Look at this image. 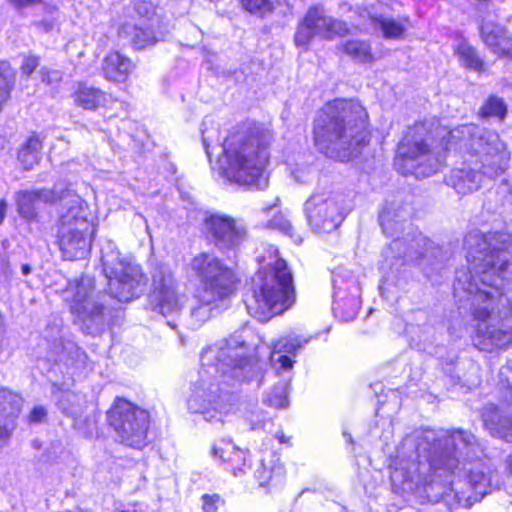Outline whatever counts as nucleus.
<instances>
[{"instance_id":"14","label":"nucleus","mask_w":512,"mask_h":512,"mask_svg":"<svg viewBox=\"0 0 512 512\" xmlns=\"http://www.w3.org/2000/svg\"><path fill=\"white\" fill-rule=\"evenodd\" d=\"M348 32L349 28L346 23L329 16L322 6L314 5L308 9L302 22L299 23L294 41L297 47L306 50L316 36L332 40L336 37H343Z\"/></svg>"},{"instance_id":"21","label":"nucleus","mask_w":512,"mask_h":512,"mask_svg":"<svg viewBox=\"0 0 512 512\" xmlns=\"http://www.w3.org/2000/svg\"><path fill=\"white\" fill-rule=\"evenodd\" d=\"M343 279L336 274L333 279V285L335 288L334 297H335V307L334 310L336 313L340 315V317L344 321L353 320L359 310L360 301H359V288L356 285V282L352 280L349 284V296L347 298L344 297L345 289L342 286Z\"/></svg>"},{"instance_id":"11","label":"nucleus","mask_w":512,"mask_h":512,"mask_svg":"<svg viewBox=\"0 0 512 512\" xmlns=\"http://www.w3.org/2000/svg\"><path fill=\"white\" fill-rule=\"evenodd\" d=\"M94 279L83 276L70 281L63 290V299L69 303L70 310L82 322L90 333L100 331L104 326V294L95 293Z\"/></svg>"},{"instance_id":"52","label":"nucleus","mask_w":512,"mask_h":512,"mask_svg":"<svg viewBox=\"0 0 512 512\" xmlns=\"http://www.w3.org/2000/svg\"><path fill=\"white\" fill-rule=\"evenodd\" d=\"M505 469L509 476H512V453L505 459Z\"/></svg>"},{"instance_id":"15","label":"nucleus","mask_w":512,"mask_h":512,"mask_svg":"<svg viewBox=\"0 0 512 512\" xmlns=\"http://www.w3.org/2000/svg\"><path fill=\"white\" fill-rule=\"evenodd\" d=\"M149 304L163 316L177 314L183 306L179 283L167 265H159L154 270Z\"/></svg>"},{"instance_id":"18","label":"nucleus","mask_w":512,"mask_h":512,"mask_svg":"<svg viewBox=\"0 0 512 512\" xmlns=\"http://www.w3.org/2000/svg\"><path fill=\"white\" fill-rule=\"evenodd\" d=\"M56 201L61 202L59 228H92L87 219V211L84 208L83 200L70 190L57 191Z\"/></svg>"},{"instance_id":"36","label":"nucleus","mask_w":512,"mask_h":512,"mask_svg":"<svg viewBox=\"0 0 512 512\" xmlns=\"http://www.w3.org/2000/svg\"><path fill=\"white\" fill-rule=\"evenodd\" d=\"M372 21L386 39H399L406 30V25L402 21L393 18L374 17Z\"/></svg>"},{"instance_id":"24","label":"nucleus","mask_w":512,"mask_h":512,"mask_svg":"<svg viewBox=\"0 0 512 512\" xmlns=\"http://www.w3.org/2000/svg\"><path fill=\"white\" fill-rule=\"evenodd\" d=\"M57 190L37 189L32 191H20L16 193L18 213L28 220L37 216L40 203L52 204L56 202Z\"/></svg>"},{"instance_id":"37","label":"nucleus","mask_w":512,"mask_h":512,"mask_svg":"<svg viewBox=\"0 0 512 512\" xmlns=\"http://www.w3.org/2000/svg\"><path fill=\"white\" fill-rule=\"evenodd\" d=\"M289 380L279 381L273 388L272 392L269 393L265 399V403L276 409H285L289 405L288 391H289Z\"/></svg>"},{"instance_id":"1","label":"nucleus","mask_w":512,"mask_h":512,"mask_svg":"<svg viewBox=\"0 0 512 512\" xmlns=\"http://www.w3.org/2000/svg\"><path fill=\"white\" fill-rule=\"evenodd\" d=\"M468 270H458L456 295L468 294L476 320L474 345L481 351L506 349L512 343V302L500 289L512 265V235L472 231L465 238Z\"/></svg>"},{"instance_id":"53","label":"nucleus","mask_w":512,"mask_h":512,"mask_svg":"<svg viewBox=\"0 0 512 512\" xmlns=\"http://www.w3.org/2000/svg\"><path fill=\"white\" fill-rule=\"evenodd\" d=\"M21 271H22L23 275H29L32 271V268L29 264H23L21 266Z\"/></svg>"},{"instance_id":"12","label":"nucleus","mask_w":512,"mask_h":512,"mask_svg":"<svg viewBox=\"0 0 512 512\" xmlns=\"http://www.w3.org/2000/svg\"><path fill=\"white\" fill-rule=\"evenodd\" d=\"M107 419L121 443L137 449L147 444L150 417L146 410L117 398L107 412Z\"/></svg>"},{"instance_id":"9","label":"nucleus","mask_w":512,"mask_h":512,"mask_svg":"<svg viewBox=\"0 0 512 512\" xmlns=\"http://www.w3.org/2000/svg\"><path fill=\"white\" fill-rule=\"evenodd\" d=\"M411 215V209L402 201L392 200L386 203L379 215L383 232L394 238L383 251L380 270L386 283L393 282L394 275L400 271L404 261L417 262L425 255L424 249L429 241L420 232L409 233L400 238L399 233L405 229V223Z\"/></svg>"},{"instance_id":"30","label":"nucleus","mask_w":512,"mask_h":512,"mask_svg":"<svg viewBox=\"0 0 512 512\" xmlns=\"http://www.w3.org/2000/svg\"><path fill=\"white\" fill-rule=\"evenodd\" d=\"M23 400L20 395L8 389H0V419L15 423L22 409Z\"/></svg>"},{"instance_id":"19","label":"nucleus","mask_w":512,"mask_h":512,"mask_svg":"<svg viewBox=\"0 0 512 512\" xmlns=\"http://www.w3.org/2000/svg\"><path fill=\"white\" fill-rule=\"evenodd\" d=\"M93 229L59 228V247L63 257L67 260L84 258L90 250L89 235Z\"/></svg>"},{"instance_id":"38","label":"nucleus","mask_w":512,"mask_h":512,"mask_svg":"<svg viewBox=\"0 0 512 512\" xmlns=\"http://www.w3.org/2000/svg\"><path fill=\"white\" fill-rule=\"evenodd\" d=\"M58 406L64 414L75 418L82 412V399L72 391H63L58 398Z\"/></svg>"},{"instance_id":"16","label":"nucleus","mask_w":512,"mask_h":512,"mask_svg":"<svg viewBox=\"0 0 512 512\" xmlns=\"http://www.w3.org/2000/svg\"><path fill=\"white\" fill-rule=\"evenodd\" d=\"M207 239L219 250H234L247 238V229L235 218L222 213H209L203 221Z\"/></svg>"},{"instance_id":"51","label":"nucleus","mask_w":512,"mask_h":512,"mask_svg":"<svg viewBox=\"0 0 512 512\" xmlns=\"http://www.w3.org/2000/svg\"><path fill=\"white\" fill-rule=\"evenodd\" d=\"M7 212V203L4 200H0V224L3 222Z\"/></svg>"},{"instance_id":"42","label":"nucleus","mask_w":512,"mask_h":512,"mask_svg":"<svg viewBox=\"0 0 512 512\" xmlns=\"http://www.w3.org/2000/svg\"><path fill=\"white\" fill-rule=\"evenodd\" d=\"M499 385L507 389L512 395V361H508L499 371Z\"/></svg>"},{"instance_id":"39","label":"nucleus","mask_w":512,"mask_h":512,"mask_svg":"<svg viewBox=\"0 0 512 512\" xmlns=\"http://www.w3.org/2000/svg\"><path fill=\"white\" fill-rule=\"evenodd\" d=\"M457 55L461 64L469 69L480 71L483 68V63L478 57L474 48L466 43H461L457 48Z\"/></svg>"},{"instance_id":"25","label":"nucleus","mask_w":512,"mask_h":512,"mask_svg":"<svg viewBox=\"0 0 512 512\" xmlns=\"http://www.w3.org/2000/svg\"><path fill=\"white\" fill-rule=\"evenodd\" d=\"M483 172H479L472 168L454 169L448 179L447 183L452 186L458 194L466 195L477 191L481 184Z\"/></svg>"},{"instance_id":"34","label":"nucleus","mask_w":512,"mask_h":512,"mask_svg":"<svg viewBox=\"0 0 512 512\" xmlns=\"http://www.w3.org/2000/svg\"><path fill=\"white\" fill-rule=\"evenodd\" d=\"M341 49L355 62L371 63L374 61L371 46L366 41L356 39L347 40L341 44Z\"/></svg>"},{"instance_id":"33","label":"nucleus","mask_w":512,"mask_h":512,"mask_svg":"<svg viewBox=\"0 0 512 512\" xmlns=\"http://www.w3.org/2000/svg\"><path fill=\"white\" fill-rule=\"evenodd\" d=\"M42 141L37 135H32L22 145L18 152V160L27 170L39 163L41 158Z\"/></svg>"},{"instance_id":"45","label":"nucleus","mask_w":512,"mask_h":512,"mask_svg":"<svg viewBox=\"0 0 512 512\" xmlns=\"http://www.w3.org/2000/svg\"><path fill=\"white\" fill-rule=\"evenodd\" d=\"M202 509L204 512H216L220 503L218 495H203L202 496Z\"/></svg>"},{"instance_id":"13","label":"nucleus","mask_w":512,"mask_h":512,"mask_svg":"<svg viewBox=\"0 0 512 512\" xmlns=\"http://www.w3.org/2000/svg\"><path fill=\"white\" fill-rule=\"evenodd\" d=\"M304 209L313 231L331 233L345 218L346 197L339 192H317L305 202Z\"/></svg>"},{"instance_id":"7","label":"nucleus","mask_w":512,"mask_h":512,"mask_svg":"<svg viewBox=\"0 0 512 512\" xmlns=\"http://www.w3.org/2000/svg\"><path fill=\"white\" fill-rule=\"evenodd\" d=\"M268 261L251 279V295L245 303L248 313L265 322L292 307L296 301L293 274L277 248L270 247Z\"/></svg>"},{"instance_id":"49","label":"nucleus","mask_w":512,"mask_h":512,"mask_svg":"<svg viewBox=\"0 0 512 512\" xmlns=\"http://www.w3.org/2000/svg\"><path fill=\"white\" fill-rule=\"evenodd\" d=\"M17 10L22 8L41 3L42 0H7Z\"/></svg>"},{"instance_id":"54","label":"nucleus","mask_w":512,"mask_h":512,"mask_svg":"<svg viewBox=\"0 0 512 512\" xmlns=\"http://www.w3.org/2000/svg\"><path fill=\"white\" fill-rule=\"evenodd\" d=\"M276 437L281 443H286L288 441L283 432H277Z\"/></svg>"},{"instance_id":"2","label":"nucleus","mask_w":512,"mask_h":512,"mask_svg":"<svg viewBox=\"0 0 512 512\" xmlns=\"http://www.w3.org/2000/svg\"><path fill=\"white\" fill-rule=\"evenodd\" d=\"M479 157L483 174L489 179L501 175L510 154L499 135L474 124L447 130L434 122H417L400 142L395 165L403 174L428 177L436 173L445 158L448 145H461Z\"/></svg>"},{"instance_id":"6","label":"nucleus","mask_w":512,"mask_h":512,"mask_svg":"<svg viewBox=\"0 0 512 512\" xmlns=\"http://www.w3.org/2000/svg\"><path fill=\"white\" fill-rule=\"evenodd\" d=\"M271 139V132L256 124L228 136L223 145L227 178L257 190L265 189L268 186L265 167Z\"/></svg>"},{"instance_id":"17","label":"nucleus","mask_w":512,"mask_h":512,"mask_svg":"<svg viewBox=\"0 0 512 512\" xmlns=\"http://www.w3.org/2000/svg\"><path fill=\"white\" fill-rule=\"evenodd\" d=\"M480 448L482 450V454L479 457L466 458L465 455H461L459 449L456 450L455 447H451L452 456H456L459 459V465H463L462 470L466 472L468 484L474 491L475 501L488 494L491 491L493 484L497 482L495 480L497 475L485 462L481 460L484 450L481 445Z\"/></svg>"},{"instance_id":"26","label":"nucleus","mask_w":512,"mask_h":512,"mask_svg":"<svg viewBox=\"0 0 512 512\" xmlns=\"http://www.w3.org/2000/svg\"><path fill=\"white\" fill-rule=\"evenodd\" d=\"M133 69L132 61L117 51L109 53L102 64L105 78L113 82H124Z\"/></svg>"},{"instance_id":"44","label":"nucleus","mask_w":512,"mask_h":512,"mask_svg":"<svg viewBox=\"0 0 512 512\" xmlns=\"http://www.w3.org/2000/svg\"><path fill=\"white\" fill-rule=\"evenodd\" d=\"M313 174L312 169L307 166L296 168L292 171L293 178L300 184L309 182L313 178Z\"/></svg>"},{"instance_id":"5","label":"nucleus","mask_w":512,"mask_h":512,"mask_svg":"<svg viewBox=\"0 0 512 512\" xmlns=\"http://www.w3.org/2000/svg\"><path fill=\"white\" fill-rule=\"evenodd\" d=\"M368 112L355 100L335 99L314 120V142L326 156L341 162L369 140Z\"/></svg>"},{"instance_id":"27","label":"nucleus","mask_w":512,"mask_h":512,"mask_svg":"<svg viewBox=\"0 0 512 512\" xmlns=\"http://www.w3.org/2000/svg\"><path fill=\"white\" fill-rule=\"evenodd\" d=\"M119 36L138 50L145 49L162 40L149 27L138 26L133 23H125L119 30Z\"/></svg>"},{"instance_id":"48","label":"nucleus","mask_w":512,"mask_h":512,"mask_svg":"<svg viewBox=\"0 0 512 512\" xmlns=\"http://www.w3.org/2000/svg\"><path fill=\"white\" fill-rule=\"evenodd\" d=\"M47 411L43 406H36L29 414V421L40 423L46 419Z\"/></svg>"},{"instance_id":"57","label":"nucleus","mask_w":512,"mask_h":512,"mask_svg":"<svg viewBox=\"0 0 512 512\" xmlns=\"http://www.w3.org/2000/svg\"><path fill=\"white\" fill-rule=\"evenodd\" d=\"M206 125H207V121L205 120V121L203 122V126L205 127Z\"/></svg>"},{"instance_id":"10","label":"nucleus","mask_w":512,"mask_h":512,"mask_svg":"<svg viewBox=\"0 0 512 512\" xmlns=\"http://www.w3.org/2000/svg\"><path fill=\"white\" fill-rule=\"evenodd\" d=\"M101 261L113 298L119 302H129L139 296L145 285V277L138 264L123 256L111 241L101 248Z\"/></svg>"},{"instance_id":"8","label":"nucleus","mask_w":512,"mask_h":512,"mask_svg":"<svg viewBox=\"0 0 512 512\" xmlns=\"http://www.w3.org/2000/svg\"><path fill=\"white\" fill-rule=\"evenodd\" d=\"M189 268L201 286L194 295L191 307L193 325L200 327L211 317L227 309L236 290L234 271L222 259L210 252L195 255Z\"/></svg>"},{"instance_id":"56","label":"nucleus","mask_w":512,"mask_h":512,"mask_svg":"<svg viewBox=\"0 0 512 512\" xmlns=\"http://www.w3.org/2000/svg\"><path fill=\"white\" fill-rule=\"evenodd\" d=\"M2 332H3V321L0 318V335L2 334Z\"/></svg>"},{"instance_id":"4","label":"nucleus","mask_w":512,"mask_h":512,"mask_svg":"<svg viewBox=\"0 0 512 512\" xmlns=\"http://www.w3.org/2000/svg\"><path fill=\"white\" fill-rule=\"evenodd\" d=\"M451 447L459 449L467 458L479 457L482 454L480 443L468 431L456 429L452 431H425L416 444L419 457L425 458L432 470L430 480L418 488L419 497L428 502L444 501L449 509L457 506H468L471 496L461 490L459 459L452 456Z\"/></svg>"},{"instance_id":"46","label":"nucleus","mask_w":512,"mask_h":512,"mask_svg":"<svg viewBox=\"0 0 512 512\" xmlns=\"http://www.w3.org/2000/svg\"><path fill=\"white\" fill-rule=\"evenodd\" d=\"M14 428L15 423H8L0 419V447L10 437V434Z\"/></svg>"},{"instance_id":"23","label":"nucleus","mask_w":512,"mask_h":512,"mask_svg":"<svg viewBox=\"0 0 512 512\" xmlns=\"http://www.w3.org/2000/svg\"><path fill=\"white\" fill-rule=\"evenodd\" d=\"M305 343L307 340L299 336L282 337L273 343L270 360L277 373L287 372L293 368L294 361L287 354L296 355Z\"/></svg>"},{"instance_id":"40","label":"nucleus","mask_w":512,"mask_h":512,"mask_svg":"<svg viewBox=\"0 0 512 512\" xmlns=\"http://www.w3.org/2000/svg\"><path fill=\"white\" fill-rule=\"evenodd\" d=\"M268 228L277 229L289 236L296 244L302 243V237L296 233L294 227L282 214L275 215L267 224Z\"/></svg>"},{"instance_id":"28","label":"nucleus","mask_w":512,"mask_h":512,"mask_svg":"<svg viewBox=\"0 0 512 512\" xmlns=\"http://www.w3.org/2000/svg\"><path fill=\"white\" fill-rule=\"evenodd\" d=\"M73 98L77 106L88 110H94L105 105L107 101V96L103 91L85 83H80L77 86Z\"/></svg>"},{"instance_id":"3","label":"nucleus","mask_w":512,"mask_h":512,"mask_svg":"<svg viewBox=\"0 0 512 512\" xmlns=\"http://www.w3.org/2000/svg\"><path fill=\"white\" fill-rule=\"evenodd\" d=\"M256 365L252 349L240 337H231L206 348L201 354L198 377L190 387L188 409L201 414L207 422L222 423L236 403L235 395L223 385L233 379H248Z\"/></svg>"},{"instance_id":"20","label":"nucleus","mask_w":512,"mask_h":512,"mask_svg":"<svg viewBox=\"0 0 512 512\" xmlns=\"http://www.w3.org/2000/svg\"><path fill=\"white\" fill-rule=\"evenodd\" d=\"M444 373L453 385H460L471 390L480 385V367L471 359L447 362L444 366Z\"/></svg>"},{"instance_id":"50","label":"nucleus","mask_w":512,"mask_h":512,"mask_svg":"<svg viewBox=\"0 0 512 512\" xmlns=\"http://www.w3.org/2000/svg\"><path fill=\"white\" fill-rule=\"evenodd\" d=\"M202 142H203V146L205 148L206 154L210 158L209 146H210V142H211V137L209 135H207L206 128L202 129Z\"/></svg>"},{"instance_id":"35","label":"nucleus","mask_w":512,"mask_h":512,"mask_svg":"<svg viewBox=\"0 0 512 512\" xmlns=\"http://www.w3.org/2000/svg\"><path fill=\"white\" fill-rule=\"evenodd\" d=\"M283 476V466L273 459L269 461L263 460L260 467L255 472V477L260 486H266L271 482L278 483L282 480Z\"/></svg>"},{"instance_id":"22","label":"nucleus","mask_w":512,"mask_h":512,"mask_svg":"<svg viewBox=\"0 0 512 512\" xmlns=\"http://www.w3.org/2000/svg\"><path fill=\"white\" fill-rule=\"evenodd\" d=\"M482 418L491 435L512 442V413L505 407L489 404L484 408Z\"/></svg>"},{"instance_id":"41","label":"nucleus","mask_w":512,"mask_h":512,"mask_svg":"<svg viewBox=\"0 0 512 512\" xmlns=\"http://www.w3.org/2000/svg\"><path fill=\"white\" fill-rule=\"evenodd\" d=\"M506 113V104L501 98L497 96L489 97L481 108V114L484 117H497L502 120L505 118Z\"/></svg>"},{"instance_id":"47","label":"nucleus","mask_w":512,"mask_h":512,"mask_svg":"<svg viewBox=\"0 0 512 512\" xmlns=\"http://www.w3.org/2000/svg\"><path fill=\"white\" fill-rule=\"evenodd\" d=\"M39 59L34 56L27 57L22 64V72L30 76L38 67Z\"/></svg>"},{"instance_id":"55","label":"nucleus","mask_w":512,"mask_h":512,"mask_svg":"<svg viewBox=\"0 0 512 512\" xmlns=\"http://www.w3.org/2000/svg\"><path fill=\"white\" fill-rule=\"evenodd\" d=\"M343 435L349 443H353L351 434L344 432Z\"/></svg>"},{"instance_id":"43","label":"nucleus","mask_w":512,"mask_h":512,"mask_svg":"<svg viewBox=\"0 0 512 512\" xmlns=\"http://www.w3.org/2000/svg\"><path fill=\"white\" fill-rule=\"evenodd\" d=\"M40 74H41L42 82H44L48 85H53V84L59 83L63 77L62 71L57 70V69H48L46 67H43L40 70Z\"/></svg>"},{"instance_id":"31","label":"nucleus","mask_w":512,"mask_h":512,"mask_svg":"<svg viewBox=\"0 0 512 512\" xmlns=\"http://www.w3.org/2000/svg\"><path fill=\"white\" fill-rule=\"evenodd\" d=\"M242 6L250 13L265 16L274 11L285 15L290 12L288 0H242Z\"/></svg>"},{"instance_id":"29","label":"nucleus","mask_w":512,"mask_h":512,"mask_svg":"<svg viewBox=\"0 0 512 512\" xmlns=\"http://www.w3.org/2000/svg\"><path fill=\"white\" fill-rule=\"evenodd\" d=\"M481 36L487 46L496 53H503L508 49L509 37L503 26L493 22H486L481 26Z\"/></svg>"},{"instance_id":"32","label":"nucleus","mask_w":512,"mask_h":512,"mask_svg":"<svg viewBox=\"0 0 512 512\" xmlns=\"http://www.w3.org/2000/svg\"><path fill=\"white\" fill-rule=\"evenodd\" d=\"M227 446L229 449H227L226 451L214 447V455H218L219 451H221L219 457L230 465L231 471L234 474V476H241L242 474H245L247 468H249V465L246 462V452L230 444H228Z\"/></svg>"}]
</instances>
